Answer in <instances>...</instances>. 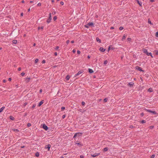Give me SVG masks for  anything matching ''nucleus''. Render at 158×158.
<instances>
[{"label": "nucleus", "mask_w": 158, "mask_h": 158, "mask_svg": "<svg viewBox=\"0 0 158 158\" xmlns=\"http://www.w3.org/2000/svg\"><path fill=\"white\" fill-rule=\"evenodd\" d=\"M146 110L147 111V112L150 113H152L153 114H157V113L155 111L152 110H151L148 109H146Z\"/></svg>", "instance_id": "nucleus-1"}, {"label": "nucleus", "mask_w": 158, "mask_h": 158, "mask_svg": "<svg viewBox=\"0 0 158 158\" xmlns=\"http://www.w3.org/2000/svg\"><path fill=\"white\" fill-rule=\"evenodd\" d=\"M83 73L82 71H79L78 73L75 74L74 77H78L79 75Z\"/></svg>", "instance_id": "nucleus-2"}, {"label": "nucleus", "mask_w": 158, "mask_h": 158, "mask_svg": "<svg viewBox=\"0 0 158 158\" xmlns=\"http://www.w3.org/2000/svg\"><path fill=\"white\" fill-rule=\"evenodd\" d=\"M51 19H52L51 14L50 13L49 14V18L47 20V22L48 23H49L51 22Z\"/></svg>", "instance_id": "nucleus-3"}, {"label": "nucleus", "mask_w": 158, "mask_h": 158, "mask_svg": "<svg viewBox=\"0 0 158 158\" xmlns=\"http://www.w3.org/2000/svg\"><path fill=\"white\" fill-rule=\"evenodd\" d=\"M135 69H136L139 70V71H140V72H143L144 71L142 69V68L141 67H140L138 66H136Z\"/></svg>", "instance_id": "nucleus-4"}, {"label": "nucleus", "mask_w": 158, "mask_h": 158, "mask_svg": "<svg viewBox=\"0 0 158 158\" xmlns=\"http://www.w3.org/2000/svg\"><path fill=\"white\" fill-rule=\"evenodd\" d=\"M143 53L146 54L148 56H149V53L148 52V51L146 49H143Z\"/></svg>", "instance_id": "nucleus-5"}, {"label": "nucleus", "mask_w": 158, "mask_h": 158, "mask_svg": "<svg viewBox=\"0 0 158 158\" xmlns=\"http://www.w3.org/2000/svg\"><path fill=\"white\" fill-rule=\"evenodd\" d=\"M100 154V153H94V154H91V156L93 157H95L96 156L99 155Z\"/></svg>", "instance_id": "nucleus-6"}, {"label": "nucleus", "mask_w": 158, "mask_h": 158, "mask_svg": "<svg viewBox=\"0 0 158 158\" xmlns=\"http://www.w3.org/2000/svg\"><path fill=\"white\" fill-rule=\"evenodd\" d=\"M51 145L49 144L45 146V148L48 149V150L49 151L50 148L51 147Z\"/></svg>", "instance_id": "nucleus-7"}, {"label": "nucleus", "mask_w": 158, "mask_h": 158, "mask_svg": "<svg viewBox=\"0 0 158 158\" xmlns=\"http://www.w3.org/2000/svg\"><path fill=\"white\" fill-rule=\"evenodd\" d=\"M43 128L46 131L48 129V127L45 124H43Z\"/></svg>", "instance_id": "nucleus-8"}, {"label": "nucleus", "mask_w": 158, "mask_h": 158, "mask_svg": "<svg viewBox=\"0 0 158 158\" xmlns=\"http://www.w3.org/2000/svg\"><path fill=\"white\" fill-rule=\"evenodd\" d=\"M44 103V101L42 100L40 102L38 105V106H40Z\"/></svg>", "instance_id": "nucleus-9"}, {"label": "nucleus", "mask_w": 158, "mask_h": 158, "mask_svg": "<svg viewBox=\"0 0 158 158\" xmlns=\"http://www.w3.org/2000/svg\"><path fill=\"white\" fill-rule=\"evenodd\" d=\"M99 50L102 52H103L105 51V49H104L103 47H100Z\"/></svg>", "instance_id": "nucleus-10"}, {"label": "nucleus", "mask_w": 158, "mask_h": 158, "mask_svg": "<svg viewBox=\"0 0 158 158\" xmlns=\"http://www.w3.org/2000/svg\"><path fill=\"white\" fill-rule=\"evenodd\" d=\"M87 25L89 26H94V23L92 22H89L87 24Z\"/></svg>", "instance_id": "nucleus-11"}, {"label": "nucleus", "mask_w": 158, "mask_h": 158, "mask_svg": "<svg viewBox=\"0 0 158 158\" xmlns=\"http://www.w3.org/2000/svg\"><path fill=\"white\" fill-rule=\"evenodd\" d=\"M76 144H77L78 145H79V147H81L82 146H83V145L82 143H76Z\"/></svg>", "instance_id": "nucleus-12"}, {"label": "nucleus", "mask_w": 158, "mask_h": 158, "mask_svg": "<svg viewBox=\"0 0 158 158\" xmlns=\"http://www.w3.org/2000/svg\"><path fill=\"white\" fill-rule=\"evenodd\" d=\"M134 83L133 82H131L128 83V85L130 86H132L134 85Z\"/></svg>", "instance_id": "nucleus-13"}, {"label": "nucleus", "mask_w": 158, "mask_h": 158, "mask_svg": "<svg viewBox=\"0 0 158 158\" xmlns=\"http://www.w3.org/2000/svg\"><path fill=\"white\" fill-rule=\"evenodd\" d=\"M96 41L97 42H98L99 43H101V40L98 37H97L96 39Z\"/></svg>", "instance_id": "nucleus-14"}, {"label": "nucleus", "mask_w": 158, "mask_h": 158, "mask_svg": "<svg viewBox=\"0 0 158 158\" xmlns=\"http://www.w3.org/2000/svg\"><path fill=\"white\" fill-rule=\"evenodd\" d=\"M88 70L89 72L90 73H93L94 72L93 70L91 69H89Z\"/></svg>", "instance_id": "nucleus-15"}, {"label": "nucleus", "mask_w": 158, "mask_h": 158, "mask_svg": "<svg viewBox=\"0 0 158 158\" xmlns=\"http://www.w3.org/2000/svg\"><path fill=\"white\" fill-rule=\"evenodd\" d=\"M108 147H106L104 148L103 149V152H106L108 151Z\"/></svg>", "instance_id": "nucleus-16"}, {"label": "nucleus", "mask_w": 158, "mask_h": 158, "mask_svg": "<svg viewBox=\"0 0 158 158\" xmlns=\"http://www.w3.org/2000/svg\"><path fill=\"white\" fill-rule=\"evenodd\" d=\"M78 133L77 136H78V137L81 136L82 135V133H81V132H78V133Z\"/></svg>", "instance_id": "nucleus-17"}, {"label": "nucleus", "mask_w": 158, "mask_h": 158, "mask_svg": "<svg viewBox=\"0 0 158 158\" xmlns=\"http://www.w3.org/2000/svg\"><path fill=\"white\" fill-rule=\"evenodd\" d=\"M70 78V77L69 75H67L66 76V80L68 81L69 79Z\"/></svg>", "instance_id": "nucleus-18"}, {"label": "nucleus", "mask_w": 158, "mask_h": 158, "mask_svg": "<svg viewBox=\"0 0 158 158\" xmlns=\"http://www.w3.org/2000/svg\"><path fill=\"white\" fill-rule=\"evenodd\" d=\"M31 79V78L30 77H27L26 79V81L27 82H28L29 81V80Z\"/></svg>", "instance_id": "nucleus-19"}, {"label": "nucleus", "mask_w": 158, "mask_h": 158, "mask_svg": "<svg viewBox=\"0 0 158 158\" xmlns=\"http://www.w3.org/2000/svg\"><path fill=\"white\" fill-rule=\"evenodd\" d=\"M5 107L3 106H2L0 109V112H1L2 111V110L5 109Z\"/></svg>", "instance_id": "nucleus-20"}, {"label": "nucleus", "mask_w": 158, "mask_h": 158, "mask_svg": "<svg viewBox=\"0 0 158 158\" xmlns=\"http://www.w3.org/2000/svg\"><path fill=\"white\" fill-rule=\"evenodd\" d=\"M12 42L14 44H16L17 42V41L16 40H14L12 41Z\"/></svg>", "instance_id": "nucleus-21"}, {"label": "nucleus", "mask_w": 158, "mask_h": 158, "mask_svg": "<svg viewBox=\"0 0 158 158\" xmlns=\"http://www.w3.org/2000/svg\"><path fill=\"white\" fill-rule=\"evenodd\" d=\"M148 91L149 92H152L153 91V89H152V88H149L148 90Z\"/></svg>", "instance_id": "nucleus-22"}, {"label": "nucleus", "mask_w": 158, "mask_h": 158, "mask_svg": "<svg viewBox=\"0 0 158 158\" xmlns=\"http://www.w3.org/2000/svg\"><path fill=\"white\" fill-rule=\"evenodd\" d=\"M137 2L140 6H142V3L141 2H139V1H138Z\"/></svg>", "instance_id": "nucleus-23"}, {"label": "nucleus", "mask_w": 158, "mask_h": 158, "mask_svg": "<svg viewBox=\"0 0 158 158\" xmlns=\"http://www.w3.org/2000/svg\"><path fill=\"white\" fill-rule=\"evenodd\" d=\"M10 119L12 120H14L15 119L12 116H10Z\"/></svg>", "instance_id": "nucleus-24"}, {"label": "nucleus", "mask_w": 158, "mask_h": 158, "mask_svg": "<svg viewBox=\"0 0 158 158\" xmlns=\"http://www.w3.org/2000/svg\"><path fill=\"white\" fill-rule=\"evenodd\" d=\"M148 23H149V24H151V25H152L153 24L151 23V22L150 20L149 19H148Z\"/></svg>", "instance_id": "nucleus-25"}, {"label": "nucleus", "mask_w": 158, "mask_h": 158, "mask_svg": "<svg viewBox=\"0 0 158 158\" xmlns=\"http://www.w3.org/2000/svg\"><path fill=\"white\" fill-rule=\"evenodd\" d=\"M126 36H127L126 35H124L123 37L122 40H123L124 39H125L126 38Z\"/></svg>", "instance_id": "nucleus-26"}, {"label": "nucleus", "mask_w": 158, "mask_h": 158, "mask_svg": "<svg viewBox=\"0 0 158 158\" xmlns=\"http://www.w3.org/2000/svg\"><path fill=\"white\" fill-rule=\"evenodd\" d=\"M77 134H78V133H75V134H74V136H73V138H74H74H76L77 137Z\"/></svg>", "instance_id": "nucleus-27"}, {"label": "nucleus", "mask_w": 158, "mask_h": 158, "mask_svg": "<svg viewBox=\"0 0 158 158\" xmlns=\"http://www.w3.org/2000/svg\"><path fill=\"white\" fill-rule=\"evenodd\" d=\"M44 28V26H42L41 27H39L38 28V30H40V29H43Z\"/></svg>", "instance_id": "nucleus-28"}, {"label": "nucleus", "mask_w": 158, "mask_h": 158, "mask_svg": "<svg viewBox=\"0 0 158 158\" xmlns=\"http://www.w3.org/2000/svg\"><path fill=\"white\" fill-rule=\"evenodd\" d=\"M146 123V121L145 120H143L141 121V123Z\"/></svg>", "instance_id": "nucleus-29"}, {"label": "nucleus", "mask_w": 158, "mask_h": 158, "mask_svg": "<svg viewBox=\"0 0 158 158\" xmlns=\"http://www.w3.org/2000/svg\"><path fill=\"white\" fill-rule=\"evenodd\" d=\"M39 156V152H37L36 153L35 156L36 157H38Z\"/></svg>", "instance_id": "nucleus-30"}, {"label": "nucleus", "mask_w": 158, "mask_h": 158, "mask_svg": "<svg viewBox=\"0 0 158 158\" xmlns=\"http://www.w3.org/2000/svg\"><path fill=\"white\" fill-rule=\"evenodd\" d=\"M108 63V61L107 60H105L104 61V64L105 65H106V64H107Z\"/></svg>", "instance_id": "nucleus-31"}, {"label": "nucleus", "mask_w": 158, "mask_h": 158, "mask_svg": "<svg viewBox=\"0 0 158 158\" xmlns=\"http://www.w3.org/2000/svg\"><path fill=\"white\" fill-rule=\"evenodd\" d=\"M39 61V59H36L35 60V63H37Z\"/></svg>", "instance_id": "nucleus-32"}, {"label": "nucleus", "mask_w": 158, "mask_h": 158, "mask_svg": "<svg viewBox=\"0 0 158 158\" xmlns=\"http://www.w3.org/2000/svg\"><path fill=\"white\" fill-rule=\"evenodd\" d=\"M155 155L153 154L151 156V158H154L155 157Z\"/></svg>", "instance_id": "nucleus-33"}, {"label": "nucleus", "mask_w": 158, "mask_h": 158, "mask_svg": "<svg viewBox=\"0 0 158 158\" xmlns=\"http://www.w3.org/2000/svg\"><path fill=\"white\" fill-rule=\"evenodd\" d=\"M13 131L16 132L19 131L18 129H14Z\"/></svg>", "instance_id": "nucleus-34"}, {"label": "nucleus", "mask_w": 158, "mask_h": 158, "mask_svg": "<svg viewBox=\"0 0 158 158\" xmlns=\"http://www.w3.org/2000/svg\"><path fill=\"white\" fill-rule=\"evenodd\" d=\"M108 98H105L104 100L105 102H106L108 100Z\"/></svg>", "instance_id": "nucleus-35"}, {"label": "nucleus", "mask_w": 158, "mask_h": 158, "mask_svg": "<svg viewBox=\"0 0 158 158\" xmlns=\"http://www.w3.org/2000/svg\"><path fill=\"white\" fill-rule=\"evenodd\" d=\"M149 56H151V57L152 58H153V56L152 55V53L151 52H149Z\"/></svg>", "instance_id": "nucleus-36"}, {"label": "nucleus", "mask_w": 158, "mask_h": 158, "mask_svg": "<svg viewBox=\"0 0 158 158\" xmlns=\"http://www.w3.org/2000/svg\"><path fill=\"white\" fill-rule=\"evenodd\" d=\"M123 29V27H120L119 28V29L120 30H122Z\"/></svg>", "instance_id": "nucleus-37"}, {"label": "nucleus", "mask_w": 158, "mask_h": 158, "mask_svg": "<svg viewBox=\"0 0 158 158\" xmlns=\"http://www.w3.org/2000/svg\"><path fill=\"white\" fill-rule=\"evenodd\" d=\"M65 109V107H62L61 108V111H63Z\"/></svg>", "instance_id": "nucleus-38"}, {"label": "nucleus", "mask_w": 158, "mask_h": 158, "mask_svg": "<svg viewBox=\"0 0 158 158\" xmlns=\"http://www.w3.org/2000/svg\"><path fill=\"white\" fill-rule=\"evenodd\" d=\"M149 127L150 129H152L154 128V126H150Z\"/></svg>", "instance_id": "nucleus-39"}, {"label": "nucleus", "mask_w": 158, "mask_h": 158, "mask_svg": "<svg viewBox=\"0 0 158 158\" xmlns=\"http://www.w3.org/2000/svg\"><path fill=\"white\" fill-rule=\"evenodd\" d=\"M57 19V17L56 16H55L53 18V20L55 21Z\"/></svg>", "instance_id": "nucleus-40"}, {"label": "nucleus", "mask_w": 158, "mask_h": 158, "mask_svg": "<svg viewBox=\"0 0 158 158\" xmlns=\"http://www.w3.org/2000/svg\"><path fill=\"white\" fill-rule=\"evenodd\" d=\"M31 126V124L30 123H28L27 124V126L28 127H30Z\"/></svg>", "instance_id": "nucleus-41"}, {"label": "nucleus", "mask_w": 158, "mask_h": 158, "mask_svg": "<svg viewBox=\"0 0 158 158\" xmlns=\"http://www.w3.org/2000/svg\"><path fill=\"white\" fill-rule=\"evenodd\" d=\"M41 3L40 2H39V3L37 5V6H41Z\"/></svg>", "instance_id": "nucleus-42"}, {"label": "nucleus", "mask_w": 158, "mask_h": 158, "mask_svg": "<svg viewBox=\"0 0 158 158\" xmlns=\"http://www.w3.org/2000/svg\"><path fill=\"white\" fill-rule=\"evenodd\" d=\"M134 127L133 125H131L130 126V128H133Z\"/></svg>", "instance_id": "nucleus-43"}, {"label": "nucleus", "mask_w": 158, "mask_h": 158, "mask_svg": "<svg viewBox=\"0 0 158 158\" xmlns=\"http://www.w3.org/2000/svg\"><path fill=\"white\" fill-rule=\"evenodd\" d=\"M36 106V104H34L32 106V108H35V106Z\"/></svg>", "instance_id": "nucleus-44"}, {"label": "nucleus", "mask_w": 158, "mask_h": 158, "mask_svg": "<svg viewBox=\"0 0 158 158\" xmlns=\"http://www.w3.org/2000/svg\"><path fill=\"white\" fill-rule=\"evenodd\" d=\"M127 40L128 41H131V39L130 38H128L127 39Z\"/></svg>", "instance_id": "nucleus-45"}, {"label": "nucleus", "mask_w": 158, "mask_h": 158, "mask_svg": "<svg viewBox=\"0 0 158 158\" xmlns=\"http://www.w3.org/2000/svg\"><path fill=\"white\" fill-rule=\"evenodd\" d=\"M69 40H67V41H66V43L67 44H69Z\"/></svg>", "instance_id": "nucleus-46"}, {"label": "nucleus", "mask_w": 158, "mask_h": 158, "mask_svg": "<svg viewBox=\"0 0 158 158\" xmlns=\"http://www.w3.org/2000/svg\"><path fill=\"white\" fill-rule=\"evenodd\" d=\"M156 37H158V32H157L156 33Z\"/></svg>", "instance_id": "nucleus-47"}, {"label": "nucleus", "mask_w": 158, "mask_h": 158, "mask_svg": "<svg viewBox=\"0 0 158 158\" xmlns=\"http://www.w3.org/2000/svg\"><path fill=\"white\" fill-rule=\"evenodd\" d=\"M65 116H66V115H65V114H64V115H63L62 116V118H63V119L64 118H65Z\"/></svg>", "instance_id": "nucleus-48"}, {"label": "nucleus", "mask_w": 158, "mask_h": 158, "mask_svg": "<svg viewBox=\"0 0 158 158\" xmlns=\"http://www.w3.org/2000/svg\"><path fill=\"white\" fill-rule=\"evenodd\" d=\"M85 27L87 28H88L89 27V26H88V25H87V24L85 26Z\"/></svg>", "instance_id": "nucleus-49"}, {"label": "nucleus", "mask_w": 158, "mask_h": 158, "mask_svg": "<svg viewBox=\"0 0 158 158\" xmlns=\"http://www.w3.org/2000/svg\"><path fill=\"white\" fill-rule=\"evenodd\" d=\"M80 158H84V156L83 155H81L80 156Z\"/></svg>", "instance_id": "nucleus-50"}, {"label": "nucleus", "mask_w": 158, "mask_h": 158, "mask_svg": "<svg viewBox=\"0 0 158 158\" xmlns=\"http://www.w3.org/2000/svg\"><path fill=\"white\" fill-rule=\"evenodd\" d=\"M21 70V67H19L18 69V70L20 71Z\"/></svg>", "instance_id": "nucleus-51"}, {"label": "nucleus", "mask_w": 158, "mask_h": 158, "mask_svg": "<svg viewBox=\"0 0 158 158\" xmlns=\"http://www.w3.org/2000/svg\"><path fill=\"white\" fill-rule=\"evenodd\" d=\"M45 62H46V61L45 60H43L42 61V63H43V64L45 63Z\"/></svg>", "instance_id": "nucleus-52"}, {"label": "nucleus", "mask_w": 158, "mask_h": 158, "mask_svg": "<svg viewBox=\"0 0 158 158\" xmlns=\"http://www.w3.org/2000/svg\"><path fill=\"white\" fill-rule=\"evenodd\" d=\"M25 73H23H23H21V75H22V76H24V75H25Z\"/></svg>", "instance_id": "nucleus-53"}, {"label": "nucleus", "mask_w": 158, "mask_h": 158, "mask_svg": "<svg viewBox=\"0 0 158 158\" xmlns=\"http://www.w3.org/2000/svg\"><path fill=\"white\" fill-rule=\"evenodd\" d=\"M81 53L80 51L79 50L77 51V53L78 54H80Z\"/></svg>", "instance_id": "nucleus-54"}, {"label": "nucleus", "mask_w": 158, "mask_h": 158, "mask_svg": "<svg viewBox=\"0 0 158 158\" xmlns=\"http://www.w3.org/2000/svg\"><path fill=\"white\" fill-rule=\"evenodd\" d=\"M81 104L82 105H84L85 104V102H82Z\"/></svg>", "instance_id": "nucleus-55"}, {"label": "nucleus", "mask_w": 158, "mask_h": 158, "mask_svg": "<svg viewBox=\"0 0 158 158\" xmlns=\"http://www.w3.org/2000/svg\"><path fill=\"white\" fill-rule=\"evenodd\" d=\"M64 2L62 1H61L60 2V4L62 5H63L64 4Z\"/></svg>", "instance_id": "nucleus-56"}, {"label": "nucleus", "mask_w": 158, "mask_h": 158, "mask_svg": "<svg viewBox=\"0 0 158 158\" xmlns=\"http://www.w3.org/2000/svg\"><path fill=\"white\" fill-rule=\"evenodd\" d=\"M59 47L58 46H56V48H55V49L56 50H57L58 49Z\"/></svg>", "instance_id": "nucleus-57"}, {"label": "nucleus", "mask_w": 158, "mask_h": 158, "mask_svg": "<svg viewBox=\"0 0 158 158\" xmlns=\"http://www.w3.org/2000/svg\"><path fill=\"white\" fill-rule=\"evenodd\" d=\"M141 115L142 116H143L144 115V113H143H143H141Z\"/></svg>", "instance_id": "nucleus-58"}, {"label": "nucleus", "mask_w": 158, "mask_h": 158, "mask_svg": "<svg viewBox=\"0 0 158 158\" xmlns=\"http://www.w3.org/2000/svg\"><path fill=\"white\" fill-rule=\"evenodd\" d=\"M156 55H158V51H156Z\"/></svg>", "instance_id": "nucleus-59"}, {"label": "nucleus", "mask_w": 158, "mask_h": 158, "mask_svg": "<svg viewBox=\"0 0 158 158\" xmlns=\"http://www.w3.org/2000/svg\"><path fill=\"white\" fill-rule=\"evenodd\" d=\"M54 55L56 56L57 55V53L56 52H55L54 53Z\"/></svg>", "instance_id": "nucleus-60"}, {"label": "nucleus", "mask_w": 158, "mask_h": 158, "mask_svg": "<svg viewBox=\"0 0 158 158\" xmlns=\"http://www.w3.org/2000/svg\"><path fill=\"white\" fill-rule=\"evenodd\" d=\"M73 53H75V52H76V50L74 49H73Z\"/></svg>", "instance_id": "nucleus-61"}, {"label": "nucleus", "mask_w": 158, "mask_h": 158, "mask_svg": "<svg viewBox=\"0 0 158 158\" xmlns=\"http://www.w3.org/2000/svg\"><path fill=\"white\" fill-rule=\"evenodd\" d=\"M8 80L9 81H10L11 80V78H9V79H8Z\"/></svg>", "instance_id": "nucleus-62"}, {"label": "nucleus", "mask_w": 158, "mask_h": 158, "mask_svg": "<svg viewBox=\"0 0 158 158\" xmlns=\"http://www.w3.org/2000/svg\"><path fill=\"white\" fill-rule=\"evenodd\" d=\"M6 80H3V82H4V83L6 82Z\"/></svg>", "instance_id": "nucleus-63"}, {"label": "nucleus", "mask_w": 158, "mask_h": 158, "mask_svg": "<svg viewBox=\"0 0 158 158\" xmlns=\"http://www.w3.org/2000/svg\"><path fill=\"white\" fill-rule=\"evenodd\" d=\"M110 28L111 29H114V27H110Z\"/></svg>", "instance_id": "nucleus-64"}]
</instances>
